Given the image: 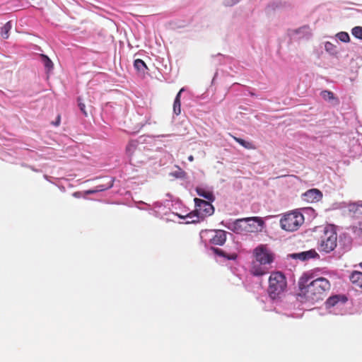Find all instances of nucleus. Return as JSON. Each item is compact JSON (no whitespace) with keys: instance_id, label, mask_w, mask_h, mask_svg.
I'll use <instances>...</instances> for the list:
<instances>
[{"instance_id":"c9c22d12","label":"nucleus","mask_w":362,"mask_h":362,"mask_svg":"<svg viewBox=\"0 0 362 362\" xmlns=\"http://www.w3.org/2000/svg\"><path fill=\"white\" fill-rule=\"evenodd\" d=\"M42 58H44V59H45V55L42 54Z\"/></svg>"},{"instance_id":"393cba45","label":"nucleus","mask_w":362,"mask_h":362,"mask_svg":"<svg viewBox=\"0 0 362 362\" xmlns=\"http://www.w3.org/2000/svg\"><path fill=\"white\" fill-rule=\"evenodd\" d=\"M351 34L358 39L362 40V27L356 26L352 28Z\"/></svg>"},{"instance_id":"b1692460","label":"nucleus","mask_w":362,"mask_h":362,"mask_svg":"<svg viewBox=\"0 0 362 362\" xmlns=\"http://www.w3.org/2000/svg\"><path fill=\"white\" fill-rule=\"evenodd\" d=\"M336 37L343 42H349L350 41L349 35L346 32H339L336 35Z\"/></svg>"},{"instance_id":"1a4fd4ad","label":"nucleus","mask_w":362,"mask_h":362,"mask_svg":"<svg viewBox=\"0 0 362 362\" xmlns=\"http://www.w3.org/2000/svg\"><path fill=\"white\" fill-rule=\"evenodd\" d=\"M248 223L249 226H253L254 223H257L258 227H262L264 221L259 217H250L241 219H237L233 222H229L225 224V227L228 230L235 233H241L245 230L246 226L243 224Z\"/></svg>"},{"instance_id":"6ab92c4d","label":"nucleus","mask_w":362,"mask_h":362,"mask_svg":"<svg viewBox=\"0 0 362 362\" xmlns=\"http://www.w3.org/2000/svg\"><path fill=\"white\" fill-rule=\"evenodd\" d=\"M12 28L11 21H8L1 28V35L4 39H7L9 37V32Z\"/></svg>"},{"instance_id":"a211bd4d","label":"nucleus","mask_w":362,"mask_h":362,"mask_svg":"<svg viewBox=\"0 0 362 362\" xmlns=\"http://www.w3.org/2000/svg\"><path fill=\"white\" fill-rule=\"evenodd\" d=\"M211 250L216 255L220 257H223L228 260H234L237 258V255L235 253L231 255H227L222 250L214 247H211Z\"/></svg>"},{"instance_id":"aec40b11","label":"nucleus","mask_w":362,"mask_h":362,"mask_svg":"<svg viewBox=\"0 0 362 362\" xmlns=\"http://www.w3.org/2000/svg\"><path fill=\"white\" fill-rule=\"evenodd\" d=\"M134 68L139 72L144 73L147 69V66L144 62L140 59H137L134 60Z\"/></svg>"},{"instance_id":"412c9836","label":"nucleus","mask_w":362,"mask_h":362,"mask_svg":"<svg viewBox=\"0 0 362 362\" xmlns=\"http://www.w3.org/2000/svg\"><path fill=\"white\" fill-rule=\"evenodd\" d=\"M325 49L332 55H336L338 53L337 46L330 42H326L325 43Z\"/></svg>"},{"instance_id":"0eeeda50","label":"nucleus","mask_w":362,"mask_h":362,"mask_svg":"<svg viewBox=\"0 0 362 362\" xmlns=\"http://www.w3.org/2000/svg\"><path fill=\"white\" fill-rule=\"evenodd\" d=\"M303 223V215L296 211L284 215L280 221L281 228L290 232L297 230Z\"/></svg>"},{"instance_id":"f03ea898","label":"nucleus","mask_w":362,"mask_h":362,"mask_svg":"<svg viewBox=\"0 0 362 362\" xmlns=\"http://www.w3.org/2000/svg\"><path fill=\"white\" fill-rule=\"evenodd\" d=\"M255 259L252 262L250 269L253 276H261L269 272L271 264L274 261L272 252L264 246H259L255 250Z\"/></svg>"},{"instance_id":"72a5a7b5","label":"nucleus","mask_w":362,"mask_h":362,"mask_svg":"<svg viewBox=\"0 0 362 362\" xmlns=\"http://www.w3.org/2000/svg\"><path fill=\"white\" fill-rule=\"evenodd\" d=\"M248 93H249L251 96H255V93H254L253 91H252V90H249Z\"/></svg>"},{"instance_id":"2f4dec72","label":"nucleus","mask_w":362,"mask_h":362,"mask_svg":"<svg viewBox=\"0 0 362 362\" xmlns=\"http://www.w3.org/2000/svg\"><path fill=\"white\" fill-rule=\"evenodd\" d=\"M61 122V116L57 115L56 119L54 121L51 122V124L54 127H58Z\"/></svg>"},{"instance_id":"9b49d317","label":"nucleus","mask_w":362,"mask_h":362,"mask_svg":"<svg viewBox=\"0 0 362 362\" xmlns=\"http://www.w3.org/2000/svg\"><path fill=\"white\" fill-rule=\"evenodd\" d=\"M105 182L103 184L97 185L95 187L91 189H88L86 191V194H93L97 192H103L108 189H110L113 187L114 185V178L113 177H106Z\"/></svg>"},{"instance_id":"6e6552de","label":"nucleus","mask_w":362,"mask_h":362,"mask_svg":"<svg viewBox=\"0 0 362 362\" xmlns=\"http://www.w3.org/2000/svg\"><path fill=\"white\" fill-rule=\"evenodd\" d=\"M200 238L205 244L223 245L226 240V232L223 230H204L200 232Z\"/></svg>"},{"instance_id":"f3484780","label":"nucleus","mask_w":362,"mask_h":362,"mask_svg":"<svg viewBox=\"0 0 362 362\" xmlns=\"http://www.w3.org/2000/svg\"><path fill=\"white\" fill-rule=\"evenodd\" d=\"M138 146V141L135 140L130 141L126 148V152L129 159L132 160V157L136 152Z\"/></svg>"},{"instance_id":"473e14b6","label":"nucleus","mask_w":362,"mask_h":362,"mask_svg":"<svg viewBox=\"0 0 362 362\" xmlns=\"http://www.w3.org/2000/svg\"><path fill=\"white\" fill-rule=\"evenodd\" d=\"M185 173L183 171H181V172H179V173H177L175 174V175L177 177H182V175L184 174Z\"/></svg>"},{"instance_id":"2eb2a0df","label":"nucleus","mask_w":362,"mask_h":362,"mask_svg":"<svg viewBox=\"0 0 362 362\" xmlns=\"http://www.w3.org/2000/svg\"><path fill=\"white\" fill-rule=\"evenodd\" d=\"M349 279L356 287L362 288V272H353L349 276Z\"/></svg>"},{"instance_id":"cd10ccee","label":"nucleus","mask_w":362,"mask_h":362,"mask_svg":"<svg viewBox=\"0 0 362 362\" xmlns=\"http://www.w3.org/2000/svg\"><path fill=\"white\" fill-rule=\"evenodd\" d=\"M296 33L297 34H305V35H309L310 34V29H309V27L308 26H303V27H301L298 29H297L296 30Z\"/></svg>"},{"instance_id":"f704fd0d","label":"nucleus","mask_w":362,"mask_h":362,"mask_svg":"<svg viewBox=\"0 0 362 362\" xmlns=\"http://www.w3.org/2000/svg\"><path fill=\"white\" fill-rule=\"evenodd\" d=\"M188 160H189V161H192V160H194V157H193L192 156H189L188 157Z\"/></svg>"},{"instance_id":"423d86ee","label":"nucleus","mask_w":362,"mask_h":362,"mask_svg":"<svg viewBox=\"0 0 362 362\" xmlns=\"http://www.w3.org/2000/svg\"><path fill=\"white\" fill-rule=\"evenodd\" d=\"M348 298L345 295L339 294L330 296L325 303V309L333 315H344L347 313Z\"/></svg>"},{"instance_id":"39448f33","label":"nucleus","mask_w":362,"mask_h":362,"mask_svg":"<svg viewBox=\"0 0 362 362\" xmlns=\"http://www.w3.org/2000/svg\"><path fill=\"white\" fill-rule=\"evenodd\" d=\"M287 287L285 276L280 272H272L269 278L268 294L275 300L280 298Z\"/></svg>"},{"instance_id":"7ed1b4c3","label":"nucleus","mask_w":362,"mask_h":362,"mask_svg":"<svg viewBox=\"0 0 362 362\" xmlns=\"http://www.w3.org/2000/svg\"><path fill=\"white\" fill-rule=\"evenodd\" d=\"M194 201L195 204L194 211L185 216H179L181 218L187 219L186 223H199L214 213V208L211 204L212 202L205 201L199 198H195Z\"/></svg>"},{"instance_id":"f257e3e1","label":"nucleus","mask_w":362,"mask_h":362,"mask_svg":"<svg viewBox=\"0 0 362 362\" xmlns=\"http://www.w3.org/2000/svg\"><path fill=\"white\" fill-rule=\"evenodd\" d=\"M298 286L305 298L315 303L326 295L330 289V283L324 277L313 279L312 275L304 274L299 279Z\"/></svg>"},{"instance_id":"4468645a","label":"nucleus","mask_w":362,"mask_h":362,"mask_svg":"<svg viewBox=\"0 0 362 362\" xmlns=\"http://www.w3.org/2000/svg\"><path fill=\"white\" fill-rule=\"evenodd\" d=\"M321 97L326 101L331 103L332 105H336L339 103L337 98L334 96V94L330 90H322L320 93Z\"/></svg>"},{"instance_id":"c756f323","label":"nucleus","mask_w":362,"mask_h":362,"mask_svg":"<svg viewBox=\"0 0 362 362\" xmlns=\"http://www.w3.org/2000/svg\"><path fill=\"white\" fill-rule=\"evenodd\" d=\"M241 0H223V4L226 6H233L240 2Z\"/></svg>"},{"instance_id":"ddd939ff","label":"nucleus","mask_w":362,"mask_h":362,"mask_svg":"<svg viewBox=\"0 0 362 362\" xmlns=\"http://www.w3.org/2000/svg\"><path fill=\"white\" fill-rule=\"evenodd\" d=\"M186 90V88L183 87L182 88L180 91L177 93V94L175 96V98L174 100L173 103V114L175 115H179L181 113V94Z\"/></svg>"},{"instance_id":"f8f14e48","label":"nucleus","mask_w":362,"mask_h":362,"mask_svg":"<svg viewBox=\"0 0 362 362\" xmlns=\"http://www.w3.org/2000/svg\"><path fill=\"white\" fill-rule=\"evenodd\" d=\"M322 197V193L317 189H310L303 194V198L308 202H315L320 200Z\"/></svg>"},{"instance_id":"a878e982","label":"nucleus","mask_w":362,"mask_h":362,"mask_svg":"<svg viewBox=\"0 0 362 362\" xmlns=\"http://www.w3.org/2000/svg\"><path fill=\"white\" fill-rule=\"evenodd\" d=\"M163 207V204L161 202H156L153 203V208L151 209V211L150 212L151 214H153L156 216H158V211L156 210L157 209H160Z\"/></svg>"},{"instance_id":"c85d7f7f","label":"nucleus","mask_w":362,"mask_h":362,"mask_svg":"<svg viewBox=\"0 0 362 362\" xmlns=\"http://www.w3.org/2000/svg\"><path fill=\"white\" fill-rule=\"evenodd\" d=\"M78 105L80 109V110L82 112V113L84 115V116H87V112L86 111V105L83 103L81 101V98H78Z\"/></svg>"},{"instance_id":"bb28decb","label":"nucleus","mask_w":362,"mask_h":362,"mask_svg":"<svg viewBox=\"0 0 362 362\" xmlns=\"http://www.w3.org/2000/svg\"><path fill=\"white\" fill-rule=\"evenodd\" d=\"M214 60L217 61V64H221L225 62V60L228 59V57H226L220 53L217 54L215 56H213Z\"/></svg>"},{"instance_id":"20e7f679","label":"nucleus","mask_w":362,"mask_h":362,"mask_svg":"<svg viewBox=\"0 0 362 362\" xmlns=\"http://www.w3.org/2000/svg\"><path fill=\"white\" fill-rule=\"evenodd\" d=\"M322 232L318 243L317 249L321 252L329 253L337 245V234L333 225H327L320 227Z\"/></svg>"},{"instance_id":"dca6fc26","label":"nucleus","mask_w":362,"mask_h":362,"mask_svg":"<svg viewBox=\"0 0 362 362\" xmlns=\"http://www.w3.org/2000/svg\"><path fill=\"white\" fill-rule=\"evenodd\" d=\"M196 192L199 196L204 197L209 202H214L215 200V197L211 191H206L202 187H197Z\"/></svg>"},{"instance_id":"5701e85b","label":"nucleus","mask_w":362,"mask_h":362,"mask_svg":"<svg viewBox=\"0 0 362 362\" xmlns=\"http://www.w3.org/2000/svg\"><path fill=\"white\" fill-rule=\"evenodd\" d=\"M349 209L356 214H362V203H352L349 206Z\"/></svg>"},{"instance_id":"9d476101","label":"nucleus","mask_w":362,"mask_h":362,"mask_svg":"<svg viewBox=\"0 0 362 362\" xmlns=\"http://www.w3.org/2000/svg\"><path fill=\"white\" fill-rule=\"evenodd\" d=\"M289 257L293 259L300 260L301 262H307L313 259L320 258L319 254L315 249L291 253L289 255Z\"/></svg>"},{"instance_id":"4be33fe9","label":"nucleus","mask_w":362,"mask_h":362,"mask_svg":"<svg viewBox=\"0 0 362 362\" xmlns=\"http://www.w3.org/2000/svg\"><path fill=\"white\" fill-rule=\"evenodd\" d=\"M233 139L235 141H237L239 144H240L242 146H243L246 149L255 148V146L252 142L247 141L243 139L238 138L235 136H233Z\"/></svg>"},{"instance_id":"7c9ffc66","label":"nucleus","mask_w":362,"mask_h":362,"mask_svg":"<svg viewBox=\"0 0 362 362\" xmlns=\"http://www.w3.org/2000/svg\"><path fill=\"white\" fill-rule=\"evenodd\" d=\"M53 68V63L47 56V74Z\"/></svg>"}]
</instances>
